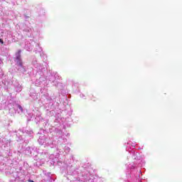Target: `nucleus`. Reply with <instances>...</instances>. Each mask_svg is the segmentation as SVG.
Segmentation results:
<instances>
[{
    "mask_svg": "<svg viewBox=\"0 0 182 182\" xmlns=\"http://www.w3.org/2000/svg\"><path fill=\"white\" fill-rule=\"evenodd\" d=\"M45 123V126H46V124H48V121H46Z\"/></svg>",
    "mask_w": 182,
    "mask_h": 182,
    "instance_id": "aec40b11",
    "label": "nucleus"
},
{
    "mask_svg": "<svg viewBox=\"0 0 182 182\" xmlns=\"http://www.w3.org/2000/svg\"><path fill=\"white\" fill-rule=\"evenodd\" d=\"M46 176H48V180H52V176H50V172L46 173Z\"/></svg>",
    "mask_w": 182,
    "mask_h": 182,
    "instance_id": "2eb2a0df",
    "label": "nucleus"
},
{
    "mask_svg": "<svg viewBox=\"0 0 182 182\" xmlns=\"http://www.w3.org/2000/svg\"><path fill=\"white\" fill-rule=\"evenodd\" d=\"M23 32L28 38H31V36H32V28L27 27L23 29Z\"/></svg>",
    "mask_w": 182,
    "mask_h": 182,
    "instance_id": "423d86ee",
    "label": "nucleus"
},
{
    "mask_svg": "<svg viewBox=\"0 0 182 182\" xmlns=\"http://www.w3.org/2000/svg\"><path fill=\"white\" fill-rule=\"evenodd\" d=\"M14 110L16 112H18V113H23V108H22V106L19 105H16L14 107Z\"/></svg>",
    "mask_w": 182,
    "mask_h": 182,
    "instance_id": "6e6552de",
    "label": "nucleus"
},
{
    "mask_svg": "<svg viewBox=\"0 0 182 182\" xmlns=\"http://www.w3.org/2000/svg\"><path fill=\"white\" fill-rule=\"evenodd\" d=\"M25 154H27L28 156H29L30 154H32V148L31 147L26 148Z\"/></svg>",
    "mask_w": 182,
    "mask_h": 182,
    "instance_id": "9b49d317",
    "label": "nucleus"
},
{
    "mask_svg": "<svg viewBox=\"0 0 182 182\" xmlns=\"http://www.w3.org/2000/svg\"><path fill=\"white\" fill-rule=\"evenodd\" d=\"M20 132H22L23 134H28V136H32V134H33V132H32L31 130H26V129H19Z\"/></svg>",
    "mask_w": 182,
    "mask_h": 182,
    "instance_id": "9d476101",
    "label": "nucleus"
},
{
    "mask_svg": "<svg viewBox=\"0 0 182 182\" xmlns=\"http://www.w3.org/2000/svg\"><path fill=\"white\" fill-rule=\"evenodd\" d=\"M46 141H48V138L45 135H41L38 139V142L41 146H43V144L46 143Z\"/></svg>",
    "mask_w": 182,
    "mask_h": 182,
    "instance_id": "39448f33",
    "label": "nucleus"
},
{
    "mask_svg": "<svg viewBox=\"0 0 182 182\" xmlns=\"http://www.w3.org/2000/svg\"><path fill=\"white\" fill-rule=\"evenodd\" d=\"M64 151H65V153H69V151H70V148H69L68 146H65Z\"/></svg>",
    "mask_w": 182,
    "mask_h": 182,
    "instance_id": "4468645a",
    "label": "nucleus"
},
{
    "mask_svg": "<svg viewBox=\"0 0 182 182\" xmlns=\"http://www.w3.org/2000/svg\"><path fill=\"white\" fill-rule=\"evenodd\" d=\"M0 43H1V45H4V40H2L1 38H0Z\"/></svg>",
    "mask_w": 182,
    "mask_h": 182,
    "instance_id": "f3484780",
    "label": "nucleus"
},
{
    "mask_svg": "<svg viewBox=\"0 0 182 182\" xmlns=\"http://www.w3.org/2000/svg\"><path fill=\"white\" fill-rule=\"evenodd\" d=\"M127 160H129V164L128 165V168L130 170H134L137 167H143L144 166V160L140 153L132 150L129 152V156H127Z\"/></svg>",
    "mask_w": 182,
    "mask_h": 182,
    "instance_id": "f257e3e1",
    "label": "nucleus"
},
{
    "mask_svg": "<svg viewBox=\"0 0 182 182\" xmlns=\"http://www.w3.org/2000/svg\"><path fill=\"white\" fill-rule=\"evenodd\" d=\"M55 77L53 75H51L48 76V80H49V82H52L53 86H58V81H55Z\"/></svg>",
    "mask_w": 182,
    "mask_h": 182,
    "instance_id": "0eeeda50",
    "label": "nucleus"
},
{
    "mask_svg": "<svg viewBox=\"0 0 182 182\" xmlns=\"http://www.w3.org/2000/svg\"><path fill=\"white\" fill-rule=\"evenodd\" d=\"M38 48L39 49V50H38V52H42V48H40L39 44H37V45H36V49H38Z\"/></svg>",
    "mask_w": 182,
    "mask_h": 182,
    "instance_id": "dca6fc26",
    "label": "nucleus"
},
{
    "mask_svg": "<svg viewBox=\"0 0 182 182\" xmlns=\"http://www.w3.org/2000/svg\"><path fill=\"white\" fill-rule=\"evenodd\" d=\"M26 19H28V18H29V16H25Z\"/></svg>",
    "mask_w": 182,
    "mask_h": 182,
    "instance_id": "412c9836",
    "label": "nucleus"
},
{
    "mask_svg": "<svg viewBox=\"0 0 182 182\" xmlns=\"http://www.w3.org/2000/svg\"><path fill=\"white\" fill-rule=\"evenodd\" d=\"M77 168L76 169V166L75 165H68L67 166V171L68 173L70 174V176H75L77 174Z\"/></svg>",
    "mask_w": 182,
    "mask_h": 182,
    "instance_id": "20e7f679",
    "label": "nucleus"
},
{
    "mask_svg": "<svg viewBox=\"0 0 182 182\" xmlns=\"http://www.w3.org/2000/svg\"><path fill=\"white\" fill-rule=\"evenodd\" d=\"M16 141H22L23 140L22 136H21V135L18 136V134H16Z\"/></svg>",
    "mask_w": 182,
    "mask_h": 182,
    "instance_id": "f8f14e48",
    "label": "nucleus"
},
{
    "mask_svg": "<svg viewBox=\"0 0 182 182\" xmlns=\"http://www.w3.org/2000/svg\"><path fill=\"white\" fill-rule=\"evenodd\" d=\"M80 97H82V98L85 97V95L81 94V95H80Z\"/></svg>",
    "mask_w": 182,
    "mask_h": 182,
    "instance_id": "6ab92c4d",
    "label": "nucleus"
},
{
    "mask_svg": "<svg viewBox=\"0 0 182 182\" xmlns=\"http://www.w3.org/2000/svg\"><path fill=\"white\" fill-rule=\"evenodd\" d=\"M21 50H18L17 53H16V57L14 59V62L16 63V69L20 73H25L26 72V67L23 65V61H22V58L21 57Z\"/></svg>",
    "mask_w": 182,
    "mask_h": 182,
    "instance_id": "f03ea898",
    "label": "nucleus"
},
{
    "mask_svg": "<svg viewBox=\"0 0 182 182\" xmlns=\"http://www.w3.org/2000/svg\"><path fill=\"white\" fill-rule=\"evenodd\" d=\"M33 65L35 66V68H37V69H38V70H43L42 65H41V64L38 63V61H36V60L33 61Z\"/></svg>",
    "mask_w": 182,
    "mask_h": 182,
    "instance_id": "1a4fd4ad",
    "label": "nucleus"
},
{
    "mask_svg": "<svg viewBox=\"0 0 182 182\" xmlns=\"http://www.w3.org/2000/svg\"><path fill=\"white\" fill-rule=\"evenodd\" d=\"M30 96L31 97H33L34 100H36V99H38V96H36V93H34L33 95L31 94Z\"/></svg>",
    "mask_w": 182,
    "mask_h": 182,
    "instance_id": "ddd939ff",
    "label": "nucleus"
},
{
    "mask_svg": "<svg viewBox=\"0 0 182 182\" xmlns=\"http://www.w3.org/2000/svg\"><path fill=\"white\" fill-rule=\"evenodd\" d=\"M48 80L46 78H44L43 77H41L38 80H36L35 82V85L38 87L41 86H48V84H46V81Z\"/></svg>",
    "mask_w": 182,
    "mask_h": 182,
    "instance_id": "7ed1b4c3",
    "label": "nucleus"
},
{
    "mask_svg": "<svg viewBox=\"0 0 182 182\" xmlns=\"http://www.w3.org/2000/svg\"><path fill=\"white\" fill-rule=\"evenodd\" d=\"M21 87H18L17 92H18H18H21Z\"/></svg>",
    "mask_w": 182,
    "mask_h": 182,
    "instance_id": "a211bd4d",
    "label": "nucleus"
}]
</instances>
